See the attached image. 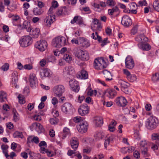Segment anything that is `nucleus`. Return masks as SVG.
Returning <instances> with one entry per match:
<instances>
[{
    "label": "nucleus",
    "mask_w": 159,
    "mask_h": 159,
    "mask_svg": "<svg viewBox=\"0 0 159 159\" xmlns=\"http://www.w3.org/2000/svg\"><path fill=\"white\" fill-rule=\"evenodd\" d=\"M72 52L75 56L82 61H86L89 58V52L85 50H83L78 48H75L72 50Z\"/></svg>",
    "instance_id": "obj_1"
},
{
    "label": "nucleus",
    "mask_w": 159,
    "mask_h": 159,
    "mask_svg": "<svg viewBox=\"0 0 159 159\" xmlns=\"http://www.w3.org/2000/svg\"><path fill=\"white\" fill-rule=\"evenodd\" d=\"M107 65V62L105 61L102 57L96 59L94 62L93 66L94 68L98 70L106 68Z\"/></svg>",
    "instance_id": "obj_2"
},
{
    "label": "nucleus",
    "mask_w": 159,
    "mask_h": 159,
    "mask_svg": "<svg viewBox=\"0 0 159 159\" xmlns=\"http://www.w3.org/2000/svg\"><path fill=\"white\" fill-rule=\"evenodd\" d=\"M66 40L65 37L58 36L53 39L52 41L53 45L56 48H60L66 44Z\"/></svg>",
    "instance_id": "obj_3"
},
{
    "label": "nucleus",
    "mask_w": 159,
    "mask_h": 159,
    "mask_svg": "<svg viewBox=\"0 0 159 159\" xmlns=\"http://www.w3.org/2000/svg\"><path fill=\"white\" fill-rule=\"evenodd\" d=\"M53 91L54 96L60 97L65 91V88L62 85H57L53 88Z\"/></svg>",
    "instance_id": "obj_4"
},
{
    "label": "nucleus",
    "mask_w": 159,
    "mask_h": 159,
    "mask_svg": "<svg viewBox=\"0 0 159 159\" xmlns=\"http://www.w3.org/2000/svg\"><path fill=\"white\" fill-rule=\"evenodd\" d=\"M157 120L155 117H150L146 123L147 128L149 129H153L157 127Z\"/></svg>",
    "instance_id": "obj_5"
},
{
    "label": "nucleus",
    "mask_w": 159,
    "mask_h": 159,
    "mask_svg": "<svg viewBox=\"0 0 159 159\" xmlns=\"http://www.w3.org/2000/svg\"><path fill=\"white\" fill-rule=\"evenodd\" d=\"M20 46L23 47H27L32 43V38L29 35L24 36L19 41Z\"/></svg>",
    "instance_id": "obj_6"
},
{
    "label": "nucleus",
    "mask_w": 159,
    "mask_h": 159,
    "mask_svg": "<svg viewBox=\"0 0 159 159\" xmlns=\"http://www.w3.org/2000/svg\"><path fill=\"white\" fill-rule=\"evenodd\" d=\"M88 124L85 120H83L77 126L79 132L83 134L86 132L88 127Z\"/></svg>",
    "instance_id": "obj_7"
},
{
    "label": "nucleus",
    "mask_w": 159,
    "mask_h": 159,
    "mask_svg": "<svg viewBox=\"0 0 159 159\" xmlns=\"http://www.w3.org/2000/svg\"><path fill=\"white\" fill-rule=\"evenodd\" d=\"M35 47L41 51H43L47 48V43L45 40L37 41L35 44Z\"/></svg>",
    "instance_id": "obj_8"
},
{
    "label": "nucleus",
    "mask_w": 159,
    "mask_h": 159,
    "mask_svg": "<svg viewBox=\"0 0 159 159\" xmlns=\"http://www.w3.org/2000/svg\"><path fill=\"white\" fill-rule=\"evenodd\" d=\"M89 108L87 104L81 105L78 108V113L81 116H84L89 112Z\"/></svg>",
    "instance_id": "obj_9"
},
{
    "label": "nucleus",
    "mask_w": 159,
    "mask_h": 159,
    "mask_svg": "<svg viewBox=\"0 0 159 159\" xmlns=\"http://www.w3.org/2000/svg\"><path fill=\"white\" fill-rule=\"evenodd\" d=\"M124 73L126 75L127 80L131 82H134L137 81V77L134 74H131L130 72L127 69H123Z\"/></svg>",
    "instance_id": "obj_10"
},
{
    "label": "nucleus",
    "mask_w": 159,
    "mask_h": 159,
    "mask_svg": "<svg viewBox=\"0 0 159 159\" xmlns=\"http://www.w3.org/2000/svg\"><path fill=\"white\" fill-rule=\"evenodd\" d=\"M73 107L72 105L68 102L64 103L61 106V111L65 114H69L72 110Z\"/></svg>",
    "instance_id": "obj_11"
},
{
    "label": "nucleus",
    "mask_w": 159,
    "mask_h": 159,
    "mask_svg": "<svg viewBox=\"0 0 159 159\" xmlns=\"http://www.w3.org/2000/svg\"><path fill=\"white\" fill-rule=\"evenodd\" d=\"M126 68L131 69L134 66V63L132 58L130 56H127L125 61Z\"/></svg>",
    "instance_id": "obj_12"
},
{
    "label": "nucleus",
    "mask_w": 159,
    "mask_h": 159,
    "mask_svg": "<svg viewBox=\"0 0 159 159\" xmlns=\"http://www.w3.org/2000/svg\"><path fill=\"white\" fill-rule=\"evenodd\" d=\"M69 84L71 89L76 92H78L80 87L78 82L75 79L71 80L69 81Z\"/></svg>",
    "instance_id": "obj_13"
},
{
    "label": "nucleus",
    "mask_w": 159,
    "mask_h": 159,
    "mask_svg": "<svg viewBox=\"0 0 159 159\" xmlns=\"http://www.w3.org/2000/svg\"><path fill=\"white\" fill-rule=\"evenodd\" d=\"M55 16L53 15H50L46 16L44 20V25L46 27L49 28L51 26V24L54 22Z\"/></svg>",
    "instance_id": "obj_14"
},
{
    "label": "nucleus",
    "mask_w": 159,
    "mask_h": 159,
    "mask_svg": "<svg viewBox=\"0 0 159 159\" xmlns=\"http://www.w3.org/2000/svg\"><path fill=\"white\" fill-rule=\"evenodd\" d=\"M121 23L125 27H128L132 25V20L129 16L125 15L122 17Z\"/></svg>",
    "instance_id": "obj_15"
},
{
    "label": "nucleus",
    "mask_w": 159,
    "mask_h": 159,
    "mask_svg": "<svg viewBox=\"0 0 159 159\" xmlns=\"http://www.w3.org/2000/svg\"><path fill=\"white\" fill-rule=\"evenodd\" d=\"M117 105L119 106L125 107L127 105V102L124 97L121 96L116 98V100Z\"/></svg>",
    "instance_id": "obj_16"
},
{
    "label": "nucleus",
    "mask_w": 159,
    "mask_h": 159,
    "mask_svg": "<svg viewBox=\"0 0 159 159\" xmlns=\"http://www.w3.org/2000/svg\"><path fill=\"white\" fill-rule=\"evenodd\" d=\"M29 80L32 87L34 88L36 86L37 80L35 74L33 73H30L29 76Z\"/></svg>",
    "instance_id": "obj_17"
},
{
    "label": "nucleus",
    "mask_w": 159,
    "mask_h": 159,
    "mask_svg": "<svg viewBox=\"0 0 159 159\" xmlns=\"http://www.w3.org/2000/svg\"><path fill=\"white\" fill-rule=\"evenodd\" d=\"M78 40L80 44L84 48H87L90 45L89 41L85 38L80 37Z\"/></svg>",
    "instance_id": "obj_18"
},
{
    "label": "nucleus",
    "mask_w": 159,
    "mask_h": 159,
    "mask_svg": "<svg viewBox=\"0 0 159 159\" xmlns=\"http://www.w3.org/2000/svg\"><path fill=\"white\" fill-rule=\"evenodd\" d=\"M70 22L72 24L75 23L80 25L84 24L83 20L82 17L78 16H75L73 19Z\"/></svg>",
    "instance_id": "obj_19"
},
{
    "label": "nucleus",
    "mask_w": 159,
    "mask_h": 159,
    "mask_svg": "<svg viewBox=\"0 0 159 159\" xmlns=\"http://www.w3.org/2000/svg\"><path fill=\"white\" fill-rule=\"evenodd\" d=\"M18 81V73L16 71H14L12 74L11 84L17 88V83Z\"/></svg>",
    "instance_id": "obj_20"
},
{
    "label": "nucleus",
    "mask_w": 159,
    "mask_h": 159,
    "mask_svg": "<svg viewBox=\"0 0 159 159\" xmlns=\"http://www.w3.org/2000/svg\"><path fill=\"white\" fill-rule=\"evenodd\" d=\"M104 93L106 96L111 98H114L116 94V92L115 90L110 89L106 90Z\"/></svg>",
    "instance_id": "obj_21"
},
{
    "label": "nucleus",
    "mask_w": 159,
    "mask_h": 159,
    "mask_svg": "<svg viewBox=\"0 0 159 159\" xmlns=\"http://www.w3.org/2000/svg\"><path fill=\"white\" fill-rule=\"evenodd\" d=\"M40 74L42 78L44 77H49L52 75V72L49 69L46 68L42 70Z\"/></svg>",
    "instance_id": "obj_22"
},
{
    "label": "nucleus",
    "mask_w": 159,
    "mask_h": 159,
    "mask_svg": "<svg viewBox=\"0 0 159 159\" xmlns=\"http://www.w3.org/2000/svg\"><path fill=\"white\" fill-rule=\"evenodd\" d=\"M70 143L72 148L75 150L78 148L79 145L78 139L75 137H73L71 138Z\"/></svg>",
    "instance_id": "obj_23"
},
{
    "label": "nucleus",
    "mask_w": 159,
    "mask_h": 159,
    "mask_svg": "<svg viewBox=\"0 0 159 159\" xmlns=\"http://www.w3.org/2000/svg\"><path fill=\"white\" fill-rule=\"evenodd\" d=\"M65 70L68 77L70 78L74 75L75 73V70L72 67L69 66L66 67Z\"/></svg>",
    "instance_id": "obj_24"
},
{
    "label": "nucleus",
    "mask_w": 159,
    "mask_h": 159,
    "mask_svg": "<svg viewBox=\"0 0 159 159\" xmlns=\"http://www.w3.org/2000/svg\"><path fill=\"white\" fill-rule=\"evenodd\" d=\"M135 40L139 42V43H143L148 40L147 38L144 36L143 34H141L138 35L135 38Z\"/></svg>",
    "instance_id": "obj_25"
},
{
    "label": "nucleus",
    "mask_w": 159,
    "mask_h": 159,
    "mask_svg": "<svg viewBox=\"0 0 159 159\" xmlns=\"http://www.w3.org/2000/svg\"><path fill=\"white\" fill-rule=\"evenodd\" d=\"M92 28L95 30H99L101 28L100 25L98 23V20L95 18L93 19V24L91 25Z\"/></svg>",
    "instance_id": "obj_26"
},
{
    "label": "nucleus",
    "mask_w": 159,
    "mask_h": 159,
    "mask_svg": "<svg viewBox=\"0 0 159 159\" xmlns=\"http://www.w3.org/2000/svg\"><path fill=\"white\" fill-rule=\"evenodd\" d=\"M102 73L106 81H109L113 80L112 75L110 71L107 70H104L102 71Z\"/></svg>",
    "instance_id": "obj_27"
},
{
    "label": "nucleus",
    "mask_w": 159,
    "mask_h": 159,
    "mask_svg": "<svg viewBox=\"0 0 159 159\" xmlns=\"http://www.w3.org/2000/svg\"><path fill=\"white\" fill-rule=\"evenodd\" d=\"M94 122L97 126H101L103 123L102 119L101 117L96 116L94 118Z\"/></svg>",
    "instance_id": "obj_28"
},
{
    "label": "nucleus",
    "mask_w": 159,
    "mask_h": 159,
    "mask_svg": "<svg viewBox=\"0 0 159 159\" xmlns=\"http://www.w3.org/2000/svg\"><path fill=\"white\" fill-rule=\"evenodd\" d=\"M39 139L37 136H29L27 138V143H30L31 142H33L36 144H37L39 143Z\"/></svg>",
    "instance_id": "obj_29"
},
{
    "label": "nucleus",
    "mask_w": 159,
    "mask_h": 159,
    "mask_svg": "<svg viewBox=\"0 0 159 159\" xmlns=\"http://www.w3.org/2000/svg\"><path fill=\"white\" fill-rule=\"evenodd\" d=\"M138 46L139 48L144 50L148 51L150 48V46L148 43H139Z\"/></svg>",
    "instance_id": "obj_30"
},
{
    "label": "nucleus",
    "mask_w": 159,
    "mask_h": 159,
    "mask_svg": "<svg viewBox=\"0 0 159 159\" xmlns=\"http://www.w3.org/2000/svg\"><path fill=\"white\" fill-rule=\"evenodd\" d=\"M22 28L26 29L28 32H31L32 30L30 23L26 21L23 22L22 25Z\"/></svg>",
    "instance_id": "obj_31"
},
{
    "label": "nucleus",
    "mask_w": 159,
    "mask_h": 159,
    "mask_svg": "<svg viewBox=\"0 0 159 159\" xmlns=\"http://www.w3.org/2000/svg\"><path fill=\"white\" fill-rule=\"evenodd\" d=\"M40 34V30L38 28L34 29L31 34L32 36L34 38H37Z\"/></svg>",
    "instance_id": "obj_32"
},
{
    "label": "nucleus",
    "mask_w": 159,
    "mask_h": 159,
    "mask_svg": "<svg viewBox=\"0 0 159 159\" xmlns=\"http://www.w3.org/2000/svg\"><path fill=\"white\" fill-rule=\"evenodd\" d=\"M32 126L33 127H35L38 131H42L43 130L42 126L39 123H34L32 124Z\"/></svg>",
    "instance_id": "obj_33"
},
{
    "label": "nucleus",
    "mask_w": 159,
    "mask_h": 159,
    "mask_svg": "<svg viewBox=\"0 0 159 159\" xmlns=\"http://www.w3.org/2000/svg\"><path fill=\"white\" fill-rule=\"evenodd\" d=\"M7 100V94L5 92L0 91V100L1 102H3Z\"/></svg>",
    "instance_id": "obj_34"
},
{
    "label": "nucleus",
    "mask_w": 159,
    "mask_h": 159,
    "mask_svg": "<svg viewBox=\"0 0 159 159\" xmlns=\"http://www.w3.org/2000/svg\"><path fill=\"white\" fill-rule=\"evenodd\" d=\"M80 77L82 79H85L88 77V74L86 71L83 70L80 73Z\"/></svg>",
    "instance_id": "obj_35"
},
{
    "label": "nucleus",
    "mask_w": 159,
    "mask_h": 159,
    "mask_svg": "<svg viewBox=\"0 0 159 159\" xmlns=\"http://www.w3.org/2000/svg\"><path fill=\"white\" fill-rule=\"evenodd\" d=\"M66 9L65 7H62L58 10L57 14L58 16L63 15L65 14Z\"/></svg>",
    "instance_id": "obj_36"
},
{
    "label": "nucleus",
    "mask_w": 159,
    "mask_h": 159,
    "mask_svg": "<svg viewBox=\"0 0 159 159\" xmlns=\"http://www.w3.org/2000/svg\"><path fill=\"white\" fill-rule=\"evenodd\" d=\"M119 9L116 7H115L112 9H109L108 10V14L110 15H112L114 13L119 12Z\"/></svg>",
    "instance_id": "obj_37"
},
{
    "label": "nucleus",
    "mask_w": 159,
    "mask_h": 159,
    "mask_svg": "<svg viewBox=\"0 0 159 159\" xmlns=\"http://www.w3.org/2000/svg\"><path fill=\"white\" fill-rule=\"evenodd\" d=\"M149 143L146 140L141 141L140 143V148H148Z\"/></svg>",
    "instance_id": "obj_38"
},
{
    "label": "nucleus",
    "mask_w": 159,
    "mask_h": 159,
    "mask_svg": "<svg viewBox=\"0 0 159 159\" xmlns=\"http://www.w3.org/2000/svg\"><path fill=\"white\" fill-rule=\"evenodd\" d=\"M152 81L154 82H156L159 80V73H156L153 74L151 77Z\"/></svg>",
    "instance_id": "obj_39"
},
{
    "label": "nucleus",
    "mask_w": 159,
    "mask_h": 159,
    "mask_svg": "<svg viewBox=\"0 0 159 159\" xmlns=\"http://www.w3.org/2000/svg\"><path fill=\"white\" fill-rule=\"evenodd\" d=\"M43 11L41 8H35L33 10V13L35 15H39L42 14Z\"/></svg>",
    "instance_id": "obj_40"
},
{
    "label": "nucleus",
    "mask_w": 159,
    "mask_h": 159,
    "mask_svg": "<svg viewBox=\"0 0 159 159\" xmlns=\"http://www.w3.org/2000/svg\"><path fill=\"white\" fill-rule=\"evenodd\" d=\"M153 7L156 11L159 12V1H154L153 3Z\"/></svg>",
    "instance_id": "obj_41"
},
{
    "label": "nucleus",
    "mask_w": 159,
    "mask_h": 159,
    "mask_svg": "<svg viewBox=\"0 0 159 159\" xmlns=\"http://www.w3.org/2000/svg\"><path fill=\"white\" fill-rule=\"evenodd\" d=\"M119 83L122 88H127L130 86V84L124 81H121Z\"/></svg>",
    "instance_id": "obj_42"
},
{
    "label": "nucleus",
    "mask_w": 159,
    "mask_h": 159,
    "mask_svg": "<svg viewBox=\"0 0 159 159\" xmlns=\"http://www.w3.org/2000/svg\"><path fill=\"white\" fill-rule=\"evenodd\" d=\"M19 102L21 104H23L25 102V98L21 94H19L18 96Z\"/></svg>",
    "instance_id": "obj_43"
},
{
    "label": "nucleus",
    "mask_w": 159,
    "mask_h": 159,
    "mask_svg": "<svg viewBox=\"0 0 159 159\" xmlns=\"http://www.w3.org/2000/svg\"><path fill=\"white\" fill-rule=\"evenodd\" d=\"M13 120L16 122L18 121L19 119V116L18 113L16 111L15 109L13 110Z\"/></svg>",
    "instance_id": "obj_44"
},
{
    "label": "nucleus",
    "mask_w": 159,
    "mask_h": 159,
    "mask_svg": "<svg viewBox=\"0 0 159 159\" xmlns=\"http://www.w3.org/2000/svg\"><path fill=\"white\" fill-rule=\"evenodd\" d=\"M140 150L141 151V154L145 157H147L149 156L148 148H140Z\"/></svg>",
    "instance_id": "obj_45"
},
{
    "label": "nucleus",
    "mask_w": 159,
    "mask_h": 159,
    "mask_svg": "<svg viewBox=\"0 0 159 159\" xmlns=\"http://www.w3.org/2000/svg\"><path fill=\"white\" fill-rule=\"evenodd\" d=\"M8 147L7 145L3 144L1 145V148L3 152L5 154V156L7 155V150Z\"/></svg>",
    "instance_id": "obj_46"
},
{
    "label": "nucleus",
    "mask_w": 159,
    "mask_h": 159,
    "mask_svg": "<svg viewBox=\"0 0 159 159\" xmlns=\"http://www.w3.org/2000/svg\"><path fill=\"white\" fill-rule=\"evenodd\" d=\"M92 37L94 39H97L99 41H100L102 39L101 37L98 35L96 32H95V33H93L92 34Z\"/></svg>",
    "instance_id": "obj_47"
},
{
    "label": "nucleus",
    "mask_w": 159,
    "mask_h": 159,
    "mask_svg": "<svg viewBox=\"0 0 159 159\" xmlns=\"http://www.w3.org/2000/svg\"><path fill=\"white\" fill-rule=\"evenodd\" d=\"M64 58L68 62H70L72 60V57L69 54H66L64 55Z\"/></svg>",
    "instance_id": "obj_48"
},
{
    "label": "nucleus",
    "mask_w": 159,
    "mask_h": 159,
    "mask_svg": "<svg viewBox=\"0 0 159 159\" xmlns=\"http://www.w3.org/2000/svg\"><path fill=\"white\" fill-rule=\"evenodd\" d=\"M83 120H85L82 117L79 116L75 117L73 118V121L75 123L80 122V123Z\"/></svg>",
    "instance_id": "obj_49"
},
{
    "label": "nucleus",
    "mask_w": 159,
    "mask_h": 159,
    "mask_svg": "<svg viewBox=\"0 0 159 159\" xmlns=\"http://www.w3.org/2000/svg\"><path fill=\"white\" fill-rule=\"evenodd\" d=\"M29 155L30 156V157L32 159H36V157L39 155V154L38 153H34L31 151L29 152Z\"/></svg>",
    "instance_id": "obj_50"
},
{
    "label": "nucleus",
    "mask_w": 159,
    "mask_h": 159,
    "mask_svg": "<svg viewBox=\"0 0 159 159\" xmlns=\"http://www.w3.org/2000/svg\"><path fill=\"white\" fill-rule=\"evenodd\" d=\"M95 136L99 139H102L104 137V134L102 131L98 132Z\"/></svg>",
    "instance_id": "obj_51"
},
{
    "label": "nucleus",
    "mask_w": 159,
    "mask_h": 159,
    "mask_svg": "<svg viewBox=\"0 0 159 159\" xmlns=\"http://www.w3.org/2000/svg\"><path fill=\"white\" fill-rule=\"evenodd\" d=\"M124 11L126 13L136 14L137 11L136 10H128L126 8L124 10Z\"/></svg>",
    "instance_id": "obj_52"
},
{
    "label": "nucleus",
    "mask_w": 159,
    "mask_h": 159,
    "mask_svg": "<svg viewBox=\"0 0 159 159\" xmlns=\"http://www.w3.org/2000/svg\"><path fill=\"white\" fill-rule=\"evenodd\" d=\"M106 3L107 5L110 6H113L116 4L115 1L113 0H107Z\"/></svg>",
    "instance_id": "obj_53"
},
{
    "label": "nucleus",
    "mask_w": 159,
    "mask_h": 159,
    "mask_svg": "<svg viewBox=\"0 0 159 159\" xmlns=\"http://www.w3.org/2000/svg\"><path fill=\"white\" fill-rule=\"evenodd\" d=\"M33 68V66L32 64H25L24 65V69L26 70H31Z\"/></svg>",
    "instance_id": "obj_54"
},
{
    "label": "nucleus",
    "mask_w": 159,
    "mask_h": 159,
    "mask_svg": "<svg viewBox=\"0 0 159 159\" xmlns=\"http://www.w3.org/2000/svg\"><path fill=\"white\" fill-rule=\"evenodd\" d=\"M16 154L14 152H12L11 153L10 155H8L7 153V155L5 156L7 159H13V157L16 156Z\"/></svg>",
    "instance_id": "obj_55"
},
{
    "label": "nucleus",
    "mask_w": 159,
    "mask_h": 159,
    "mask_svg": "<svg viewBox=\"0 0 159 159\" xmlns=\"http://www.w3.org/2000/svg\"><path fill=\"white\" fill-rule=\"evenodd\" d=\"M97 93V91L95 90H90L88 92V95L90 96H95Z\"/></svg>",
    "instance_id": "obj_56"
},
{
    "label": "nucleus",
    "mask_w": 159,
    "mask_h": 159,
    "mask_svg": "<svg viewBox=\"0 0 159 159\" xmlns=\"http://www.w3.org/2000/svg\"><path fill=\"white\" fill-rule=\"evenodd\" d=\"M50 122L51 124L52 125H55L57 123L58 120L56 117L51 118L50 120Z\"/></svg>",
    "instance_id": "obj_57"
},
{
    "label": "nucleus",
    "mask_w": 159,
    "mask_h": 159,
    "mask_svg": "<svg viewBox=\"0 0 159 159\" xmlns=\"http://www.w3.org/2000/svg\"><path fill=\"white\" fill-rule=\"evenodd\" d=\"M51 102L52 104L54 105H55L58 103V101L57 98L56 97H54L52 98Z\"/></svg>",
    "instance_id": "obj_58"
},
{
    "label": "nucleus",
    "mask_w": 159,
    "mask_h": 159,
    "mask_svg": "<svg viewBox=\"0 0 159 159\" xmlns=\"http://www.w3.org/2000/svg\"><path fill=\"white\" fill-rule=\"evenodd\" d=\"M152 139L154 140H157L159 141V134H153L152 135Z\"/></svg>",
    "instance_id": "obj_59"
},
{
    "label": "nucleus",
    "mask_w": 159,
    "mask_h": 159,
    "mask_svg": "<svg viewBox=\"0 0 159 159\" xmlns=\"http://www.w3.org/2000/svg\"><path fill=\"white\" fill-rule=\"evenodd\" d=\"M110 138H107L105 140L104 143V146L106 148L109 145L110 143Z\"/></svg>",
    "instance_id": "obj_60"
},
{
    "label": "nucleus",
    "mask_w": 159,
    "mask_h": 159,
    "mask_svg": "<svg viewBox=\"0 0 159 159\" xmlns=\"http://www.w3.org/2000/svg\"><path fill=\"white\" fill-rule=\"evenodd\" d=\"M9 64L7 63H6L2 66V68L3 70L5 71L9 69Z\"/></svg>",
    "instance_id": "obj_61"
},
{
    "label": "nucleus",
    "mask_w": 159,
    "mask_h": 159,
    "mask_svg": "<svg viewBox=\"0 0 159 159\" xmlns=\"http://www.w3.org/2000/svg\"><path fill=\"white\" fill-rule=\"evenodd\" d=\"M63 133H66L68 135H70V132L69 129L67 127L64 128L63 129Z\"/></svg>",
    "instance_id": "obj_62"
},
{
    "label": "nucleus",
    "mask_w": 159,
    "mask_h": 159,
    "mask_svg": "<svg viewBox=\"0 0 159 159\" xmlns=\"http://www.w3.org/2000/svg\"><path fill=\"white\" fill-rule=\"evenodd\" d=\"M137 30H138L137 27L136 26H134L131 30V33L132 34H133V35H134L137 32Z\"/></svg>",
    "instance_id": "obj_63"
},
{
    "label": "nucleus",
    "mask_w": 159,
    "mask_h": 159,
    "mask_svg": "<svg viewBox=\"0 0 159 159\" xmlns=\"http://www.w3.org/2000/svg\"><path fill=\"white\" fill-rule=\"evenodd\" d=\"M84 99V97L83 96L79 95L77 101L80 103H81Z\"/></svg>",
    "instance_id": "obj_64"
}]
</instances>
